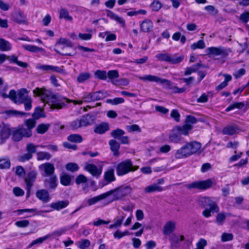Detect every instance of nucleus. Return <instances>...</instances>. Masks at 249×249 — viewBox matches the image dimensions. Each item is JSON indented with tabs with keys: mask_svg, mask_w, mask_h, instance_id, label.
<instances>
[{
	"mask_svg": "<svg viewBox=\"0 0 249 249\" xmlns=\"http://www.w3.org/2000/svg\"><path fill=\"white\" fill-rule=\"evenodd\" d=\"M34 96L39 97L44 103L48 104L52 109H61L65 105V102L68 100L61 97L58 94H54L45 88H36L33 90Z\"/></svg>",
	"mask_w": 249,
	"mask_h": 249,
	"instance_id": "f257e3e1",
	"label": "nucleus"
},
{
	"mask_svg": "<svg viewBox=\"0 0 249 249\" xmlns=\"http://www.w3.org/2000/svg\"><path fill=\"white\" fill-rule=\"evenodd\" d=\"M201 144L196 141L187 142L179 149H178L175 153L176 159H182L187 158L192 155L200 153Z\"/></svg>",
	"mask_w": 249,
	"mask_h": 249,
	"instance_id": "f03ea898",
	"label": "nucleus"
},
{
	"mask_svg": "<svg viewBox=\"0 0 249 249\" xmlns=\"http://www.w3.org/2000/svg\"><path fill=\"white\" fill-rule=\"evenodd\" d=\"M200 205L205 209L202 212V215L206 218L212 215V213H218L219 208L215 202L209 197H201L199 199Z\"/></svg>",
	"mask_w": 249,
	"mask_h": 249,
	"instance_id": "7ed1b4c3",
	"label": "nucleus"
},
{
	"mask_svg": "<svg viewBox=\"0 0 249 249\" xmlns=\"http://www.w3.org/2000/svg\"><path fill=\"white\" fill-rule=\"evenodd\" d=\"M132 188L129 185H122L115 189L106 192L108 196L113 195V200H121L124 199L128 195L131 194Z\"/></svg>",
	"mask_w": 249,
	"mask_h": 249,
	"instance_id": "20e7f679",
	"label": "nucleus"
},
{
	"mask_svg": "<svg viewBox=\"0 0 249 249\" xmlns=\"http://www.w3.org/2000/svg\"><path fill=\"white\" fill-rule=\"evenodd\" d=\"M138 168V166H134L130 160L127 159L117 164L116 173L119 176H124L130 172L135 171Z\"/></svg>",
	"mask_w": 249,
	"mask_h": 249,
	"instance_id": "39448f33",
	"label": "nucleus"
},
{
	"mask_svg": "<svg viewBox=\"0 0 249 249\" xmlns=\"http://www.w3.org/2000/svg\"><path fill=\"white\" fill-rule=\"evenodd\" d=\"M148 80L150 81H154L161 84L163 87L169 90L171 93H182L185 90L184 88H178L170 80L166 79H144Z\"/></svg>",
	"mask_w": 249,
	"mask_h": 249,
	"instance_id": "423d86ee",
	"label": "nucleus"
},
{
	"mask_svg": "<svg viewBox=\"0 0 249 249\" xmlns=\"http://www.w3.org/2000/svg\"><path fill=\"white\" fill-rule=\"evenodd\" d=\"M28 97L27 90L25 89H21L18 92L14 90H11L8 95V97L17 104H22Z\"/></svg>",
	"mask_w": 249,
	"mask_h": 249,
	"instance_id": "0eeeda50",
	"label": "nucleus"
},
{
	"mask_svg": "<svg viewBox=\"0 0 249 249\" xmlns=\"http://www.w3.org/2000/svg\"><path fill=\"white\" fill-rule=\"evenodd\" d=\"M107 95V92L104 91H98L92 93L85 92L83 98L84 102H90L102 100L106 98Z\"/></svg>",
	"mask_w": 249,
	"mask_h": 249,
	"instance_id": "6e6552de",
	"label": "nucleus"
},
{
	"mask_svg": "<svg viewBox=\"0 0 249 249\" xmlns=\"http://www.w3.org/2000/svg\"><path fill=\"white\" fill-rule=\"evenodd\" d=\"M31 136V133L29 130H25L23 126H19L13 131L12 133V137L13 141L18 142L20 141L22 138H29Z\"/></svg>",
	"mask_w": 249,
	"mask_h": 249,
	"instance_id": "1a4fd4ad",
	"label": "nucleus"
},
{
	"mask_svg": "<svg viewBox=\"0 0 249 249\" xmlns=\"http://www.w3.org/2000/svg\"><path fill=\"white\" fill-rule=\"evenodd\" d=\"M211 179H208L203 181H198L192 182L186 185L188 189H198L205 190L211 187L212 185Z\"/></svg>",
	"mask_w": 249,
	"mask_h": 249,
	"instance_id": "9d476101",
	"label": "nucleus"
},
{
	"mask_svg": "<svg viewBox=\"0 0 249 249\" xmlns=\"http://www.w3.org/2000/svg\"><path fill=\"white\" fill-rule=\"evenodd\" d=\"M39 169L42 172V175L44 177L55 175L54 165L49 162L41 164L39 166Z\"/></svg>",
	"mask_w": 249,
	"mask_h": 249,
	"instance_id": "9b49d317",
	"label": "nucleus"
},
{
	"mask_svg": "<svg viewBox=\"0 0 249 249\" xmlns=\"http://www.w3.org/2000/svg\"><path fill=\"white\" fill-rule=\"evenodd\" d=\"M84 169L92 176L97 178L100 177L102 172V167L98 168L95 165L92 163H86Z\"/></svg>",
	"mask_w": 249,
	"mask_h": 249,
	"instance_id": "f8f14e48",
	"label": "nucleus"
},
{
	"mask_svg": "<svg viewBox=\"0 0 249 249\" xmlns=\"http://www.w3.org/2000/svg\"><path fill=\"white\" fill-rule=\"evenodd\" d=\"M36 67L38 70L46 72H61L62 71V70L60 67L49 65L37 64Z\"/></svg>",
	"mask_w": 249,
	"mask_h": 249,
	"instance_id": "ddd939ff",
	"label": "nucleus"
},
{
	"mask_svg": "<svg viewBox=\"0 0 249 249\" xmlns=\"http://www.w3.org/2000/svg\"><path fill=\"white\" fill-rule=\"evenodd\" d=\"M44 180V185L46 188L54 189L57 186L56 176L52 175L46 177Z\"/></svg>",
	"mask_w": 249,
	"mask_h": 249,
	"instance_id": "4468645a",
	"label": "nucleus"
},
{
	"mask_svg": "<svg viewBox=\"0 0 249 249\" xmlns=\"http://www.w3.org/2000/svg\"><path fill=\"white\" fill-rule=\"evenodd\" d=\"M176 225V223L174 221L170 220L167 221L163 227V233L166 235L171 234L175 230Z\"/></svg>",
	"mask_w": 249,
	"mask_h": 249,
	"instance_id": "2eb2a0df",
	"label": "nucleus"
},
{
	"mask_svg": "<svg viewBox=\"0 0 249 249\" xmlns=\"http://www.w3.org/2000/svg\"><path fill=\"white\" fill-rule=\"evenodd\" d=\"M36 176L37 173L35 171H33L30 172L25 178L24 180L27 190H31L36 179Z\"/></svg>",
	"mask_w": 249,
	"mask_h": 249,
	"instance_id": "dca6fc26",
	"label": "nucleus"
},
{
	"mask_svg": "<svg viewBox=\"0 0 249 249\" xmlns=\"http://www.w3.org/2000/svg\"><path fill=\"white\" fill-rule=\"evenodd\" d=\"M11 134V129L9 126L6 124H3L0 130V139L1 143H3L7 139Z\"/></svg>",
	"mask_w": 249,
	"mask_h": 249,
	"instance_id": "f3484780",
	"label": "nucleus"
},
{
	"mask_svg": "<svg viewBox=\"0 0 249 249\" xmlns=\"http://www.w3.org/2000/svg\"><path fill=\"white\" fill-rule=\"evenodd\" d=\"M36 196L39 200L45 203L49 201L50 199L49 192L45 189L37 190L36 192Z\"/></svg>",
	"mask_w": 249,
	"mask_h": 249,
	"instance_id": "a211bd4d",
	"label": "nucleus"
},
{
	"mask_svg": "<svg viewBox=\"0 0 249 249\" xmlns=\"http://www.w3.org/2000/svg\"><path fill=\"white\" fill-rule=\"evenodd\" d=\"M178 128L175 127L171 131L169 138L171 142L174 143H178L181 140V135L178 133Z\"/></svg>",
	"mask_w": 249,
	"mask_h": 249,
	"instance_id": "6ab92c4d",
	"label": "nucleus"
},
{
	"mask_svg": "<svg viewBox=\"0 0 249 249\" xmlns=\"http://www.w3.org/2000/svg\"><path fill=\"white\" fill-rule=\"evenodd\" d=\"M13 19L18 23H23L25 21V17L24 13L20 11H17L12 14Z\"/></svg>",
	"mask_w": 249,
	"mask_h": 249,
	"instance_id": "aec40b11",
	"label": "nucleus"
},
{
	"mask_svg": "<svg viewBox=\"0 0 249 249\" xmlns=\"http://www.w3.org/2000/svg\"><path fill=\"white\" fill-rule=\"evenodd\" d=\"M141 29L144 32H150L153 28V23L149 20L143 21L141 24Z\"/></svg>",
	"mask_w": 249,
	"mask_h": 249,
	"instance_id": "412c9836",
	"label": "nucleus"
},
{
	"mask_svg": "<svg viewBox=\"0 0 249 249\" xmlns=\"http://www.w3.org/2000/svg\"><path fill=\"white\" fill-rule=\"evenodd\" d=\"M144 190L146 193H151L154 192H161L163 189L158 184L154 183L147 186Z\"/></svg>",
	"mask_w": 249,
	"mask_h": 249,
	"instance_id": "4be33fe9",
	"label": "nucleus"
},
{
	"mask_svg": "<svg viewBox=\"0 0 249 249\" xmlns=\"http://www.w3.org/2000/svg\"><path fill=\"white\" fill-rule=\"evenodd\" d=\"M108 197V194L106 193L102 194L97 196L89 198L88 200V203L89 206L92 205L97 202Z\"/></svg>",
	"mask_w": 249,
	"mask_h": 249,
	"instance_id": "5701e85b",
	"label": "nucleus"
},
{
	"mask_svg": "<svg viewBox=\"0 0 249 249\" xmlns=\"http://www.w3.org/2000/svg\"><path fill=\"white\" fill-rule=\"evenodd\" d=\"M176 128H178V133L181 135H188L190 131H191L193 126L189 125L188 124H184L182 126H176Z\"/></svg>",
	"mask_w": 249,
	"mask_h": 249,
	"instance_id": "b1692460",
	"label": "nucleus"
},
{
	"mask_svg": "<svg viewBox=\"0 0 249 249\" xmlns=\"http://www.w3.org/2000/svg\"><path fill=\"white\" fill-rule=\"evenodd\" d=\"M208 53L214 55H219L223 54L225 53L224 50L222 47H210L207 49Z\"/></svg>",
	"mask_w": 249,
	"mask_h": 249,
	"instance_id": "393cba45",
	"label": "nucleus"
},
{
	"mask_svg": "<svg viewBox=\"0 0 249 249\" xmlns=\"http://www.w3.org/2000/svg\"><path fill=\"white\" fill-rule=\"evenodd\" d=\"M7 59L9 60L10 63H16L19 67L26 68L28 66V64L27 63L18 61V57L15 55L7 56Z\"/></svg>",
	"mask_w": 249,
	"mask_h": 249,
	"instance_id": "a878e982",
	"label": "nucleus"
},
{
	"mask_svg": "<svg viewBox=\"0 0 249 249\" xmlns=\"http://www.w3.org/2000/svg\"><path fill=\"white\" fill-rule=\"evenodd\" d=\"M104 179L108 183H110L115 180L114 170L113 169H109L105 172Z\"/></svg>",
	"mask_w": 249,
	"mask_h": 249,
	"instance_id": "bb28decb",
	"label": "nucleus"
},
{
	"mask_svg": "<svg viewBox=\"0 0 249 249\" xmlns=\"http://www.w3.org/2000/svg\"><path fill=\"white\" fill-rule=\"evenodd\" d=\"M109 144L110 146L111 151L113 152L114 156H118L119 155L118 150L120 148V144L116 140H111L109 142Z\"/></svg>",
	"mask_w": 249,
	"mask_h": 249,
	"instance_id": "cd10ccee",
	"label": "nucleus"
},
{
	"mask_svg": "<svg viewBox=\"0 0 249 249\" xmlns=\"http://www.w3.org/2000/svg\"><path fill=\"white\" fill-rule=\"evenodd\" d=\"M69 204V202L67 200L60 201L55 203H52L51 207L57 210H60L67 207Z\"/></svg>",
	"mask_w": 249,
	"mask_h": 249,
	"instance_id": "c85d7f7f",
	"label": "nucleus"
},
{
	"mask_svg": "<svg viewBox=\"0 0 249 249\" xmlns=\"http://www.w3.org/2000/svg\"><path fill=\"white\" fill-rule=\"evenodd\" d=\"M110 80L113 84L117 86H125L129 84V81L127 79H110Z\"/></svg>",
	"mask_w": 249,
	"mask_h": 249,
	"instance_id": "c756f323",
	"label": "nucleus"
},
{
	"mask_svg": "<svg viewBox=\"0 0 249 249\" xmlns=\"http://www.w3.org/2000/svg\"><path fill=\"white\" fill-rule=\"evenodd\" d=\"M59 18H64L67 21H71L72 18L70 16L68 11L65 8H61L59 12Z\"/></svg>",
	"mask_w": 249,
	"mask_h": 249,
	"instance_id": "7c9ffc66",
	"label": "nucleus"
},
{
	"mask_svg": "<svg viewBox=\"0 0 249 249\" xmlns=\"http://www.w3.org/2000/svg\"><path fill=\"white\" fill-rule=\"evenodd\" d=\"M12 46L7 41L2 38H0V50L2 51H8L11 50Z\"/></svg>",
	"mask_w": 249,
	"mask_h": 249,
	"instance_id": "2f4dec72",
	"label": "nucleus"
},
{
	"mask_svg": "<svg viewBox=\"0 0 249 249\" xmlns=\"http://www.w3.org/2000/svg\"><path fill=\"white\" fill-rule=\"evenodd\" d=\"M36 121L34 119H29L25 121L24 124L27 128L24 127L25 130H29L32 135V129L35 126Z\"/></svg>",
	"mask_w": 249,
	"mask_h": 249,
	"instance_id": "473e14b6",
	"label": "nucleus"
},
{
	"mask_svg": "<svg viewBox=\"0 0 249 249\" xmlns=\"http://www.w3.org/2000/svg\"><path fill=\"white\" fill-rule=\"evenodd\" d=\"M22 47L26 50L32 53H37L44 51V50L42 48H39L34 45H24Z\"/></svg>",
	"mask_w": 249,
	"mask_h": 249,
	"instance_id": "72a5a7b5",
	"label": "nucleus"
},
{
	"mask_svg": "<svg viewBox=\"0 0 249 249\" xmlns=\"http://www.w3.org/2000/svg\"><path fill=\"white\" fill-rule=\"evenodd\" d=\"M109 129L108 124L107 123L102 124L97 126L94 131L96 133L103 134Z\"/></svg>",
	"mask_w": 249,
	"mask_h": 249,
	"instance_id": "f704fd0d",
	"label": "nucleus"
},
{
	"mask_svg": "<svg viewBox=\"0 0 249 249\" xmlns=\"http://www.w3.org/2000/svg\"><path fill=\"white\" fill-rule=\"evenodd\" d=\"M51 125L49 124H39L36 128V132L38 134H44L48 131Z\"/></svg>",
	"mask_w": 249,
	"mask_h": 249,
	"instance_id": "c9c22d12",
	"label": "nucleus"
},
{
	"mask_svg": "<svg viewBox=\"0 0 249 249\" xmlns=\"http://www.w3.org/2000/svg\"><path fill=\"white\" fill-rule=\"evenodd\" d=\"M83 126H86L92 124L93 123V116L87 115L81 119Z\"/></svg>",
	"mask_w": 249,
	"mask_h": 249,
	"instance_id": "e433bc0d",
	"label": "nucleus"
},
{
	"mask_svg": "<svg viewBox=\"0 0 249 249\" xmlns=\"http://www.w3.org/2000/svg\"><path fill=\"white\" fill-rule=\"evenodd\" d=\"M183 59V55L177 56L176 55L170 54L168 62L171 64H176L181 62Z\"/></svg>",
	"mask_w": 249,
	"mask_h": 249,
	"instance_id": "4c0bfd02",
	"label": "nucleus"
},
{
	"mask_svg": "<svg viewBox=\"0 0 249 249\" xmlns=\"http://www.w3.org/2000/svg\"><path fill=\"white\" fill-rule=\"evenodd\" d=\"M67 140L72 142H81L83 141L82 136L79 134H73L69 135Z\"/></svg>",
	"mask_w": 249,
	"mask_h": 249,
	"instance_id": "58836bf2",
	"label": "nucleus"
},
{
	"mask_svg": "<svg viewBox=\"0 0 249 249\" xmlns=\"http://www.w3.org/2000/svg\"><path fill=\"white\" fill-rule=\"evenodd\" d=\"M184 240V237L183 235H180L179 237L176 235H173L170 238V241L171 244V247H176V245L179 242L182 241Z\"/></svg>",
	"mask_w": 249,
	"mask_h": 249,
	"instance_id": "ea45409f",
	"label": "nucleus"
},
{
	"mask_svg": "<svg viewBox=\"0 0 249 249\" xmlns=\"http://www.w3.org/2000/svg\"><path fill=\"white\" fill-rule=\"evenodd\" d=\"M237 129L233 126L229 125L225 127L222 130V132L225 135H232L236 132Z\"/></svg>",
	"mask_w": 249,
	"mask_h": 249,
	"instance_id": "a19ab883",
	"label": "nucleus"
},
{
	"mask_svg": "<svg viewBox=\"0 0 249 249\" xmlns=\"http://www.w3.org/2000/svg\"><path fill=\"white\" fill-rule=\"evenodd\" d=\"M56 45H63L65 47H72V43L68 39L65 38H60L56 42Z\"/></svg>",
	"mask_w": 249,
	"mask_h": 249,
	"instance_id": "79ce46f5",
	"label": "nucleus"
},
{
	"mask_svg": "<svg viewBox=\"0 0 249 249\" xmlns=\"http://www.w3.org/2000/svg\"><path fill=\"white\" fill-rule=\"evenodd\" d=\"M124 133L125 132L123 130L117 128L111 132V136L114 138L119 140Z\"/></svg>",
	"mask_w": 249,
	"mask_h": 249,
	"instance_id": "37998d69",
	"label": "nucleus"
},
{
	"mask_svg": "<svg viewBox=\"0 0 249 249\" xmlns=\"http://www.w3.org/2000/svg\"><path fill=\"white\" fill-rule=\"evenodd\" d=\"M244 103L243 102L233 103L226 108V111H229L235 108L241 109L244 107Z\"/></svg>",
	"mask_w": 249,
	"mask_h": 249,
	"instance_id": "c03bdc74",
	"label": "nucleus"
},
{
	"mask_svg": "<svg viewBox=\"0 0 249 249\" xmlns=\"http://www.w3.org/2000/svg\"><path fill=\"white\" fill-rule=\"evenodd\" d=\"M50 237H51V235H50V234H48V235H46V236H45L44 237H40L39 238H37V239L34 240L31 243V244L29 246V248H31V247H33V246H34L36 244H41L43 241H44L45 240H47V239H48Z\"/></svg>",
	"mask_w": 249,
	"mask_h": 249,
	"instance_id": "a18cd8bd",
	"label": "nucleus"
},
{
	"mask_svg": "<svg viewBox=\"0 0 249 249\" xmlns=\"http://www.w3.org/2000/svg\"><path fill=\"white\" fill-rule=\"evenodd\" d=\"M71 180V178L68 175L64 174L60 177V182L63 185L67 186L70 185Z\"/></svg>",
	"mask_w": 249,
	"mask_h": 249,
	"instance_id": "49530a36",
	"label": "nucleus"
},
{
	"mask_svg": "<svg viewBox=\"0 0 249 249\" xmlns=\"http://www.w3.org/2000/svg\"><path fill=\"white\" fill-rule=\"evenodd\" d=\"M51 157V155L47 152H40L37 153V159L39 160H48Z\"/></svg>",
	"mask_w": 249,
	"mask_h": 249,
	"instance_id": "de8ad7c7",
	"label": "nucleus"
},
{
	"mask_svg": "<svg viewBox=\"0 0 249 249\" xmlns=\"http://www.w3.org/2000/svg\"><path fill=\"white\" fill-rule=\"evenodd\" d=\"M205 47V45L203 40H199L197 43H194L191 46V49L195 50L196 49H203Z\"/></svg>",
	"mask_w": 249,
	"mask_h": 249,
	"instance_id": "09e8293b",
	"label": "nucleus"
},
{
	"mask_svg": "<svg viewBox=\"0 0 249 249\" xmlns=\"http://www.w3.org/2000/svg\"><path fill=\"white\" fill-rule=\"evenodd\" d=\"M90 244V241L88 239H82L78 243V246L81 249H86Z\"/></svg>",
	"mask_w": 249,
	"mask_h": 249,
	"instance_id": "8fccbe9b",
	"label": "nucleus"
},
{
	"mask_svg": "<svg viewBox=\"0 0 249 249\" xmlns=\"http://www.w3.org/2000/svg\"><path fill=\"white\" fill-rule=\"evenodd\" d=\"M66 168L68 171L74 172L77 171L79 169V167L76 163L70 162L66 164Z\"/></svg>",
	"mask_w": 249,
	"mask_h": 249,
	"instance_id": "3c124183",
	"label": "nucleus"
},
{
	"mask_svg": "<svg viewBox=\"0 0 249 249\" xmlns=\"http://www.w3.org/2000/svg\"><path fill=\"white\" fill-rule=\"evenodd\" d=\"M70 126L71 128L73 130H76L81 127H82L83 125L81 119H77L72 121L71 124Z\"/></svg>",
	"mask_w": 249,
	"mask_h": 249,
	"instance_id": "603ef678",
	"label": "nucleus"
},
{
	"mask_svg": "<svg viewBox=\"0 0 249 249\" xmlns=\"http://www.w3.org/2000/svg\"><path fill=\"white\" fill-rule=\"evenodd\" d=\"M204 9L208 12L209 14L213 16H215L218 13V10L215 9L214 7L212 5L206 6L205 7Z\"/></svg>",
	"mask_w": 249,
	"mask_h": 249,
	"instance_id": "864d4df0",
	"label": "nucleus"
},
{
	"mask_svg": "<svg viewBox=\"0 0 249 249\" xmlns=\"http://www.w3.org/2000/svg\"><path fill=\"white\" fill-rule=\"evenodd\" d=\"M197 119L193 116L187 115L186 117L185 120V124H188L190 126H192V124L196 123Z\"/></svg>",
	"mask_w": 249,
	"mask_h": 249,
	"instance_id": "5fc2aeb1",
	"label": "nucleus"
},
{
	"mask_svg": "<svg viewBox=\"0 0 249 249\" xmlns=\"http://www.w3.org/2000/svg\"><path fill=\"white\" fill-rule=\"evenodd\" d=\"M200 65V64L197 63V64L194 65L191 67L186 68L184 72V74L185 75L191 74L192 72H195L196 70H197Z\"/></svg>",
	"mask_w": 249,
	"mask_h": 249,
	"instance_id": "6e6d98bb",
	"label": "nucleus"
},
{
	"mask_svg": "<svg viewBox=\"0 0 249 249\" xmlns=\"http://www.w3.org/2000/svg\"><path fill=\"white\" fill-rule=\"evenodd\" d=\"M227 216V214L225 213H218L216 217V222L219 225H222Z\"/></svg>",
	"mask_w": 249,
	"mask_h": 249,
	"instance_id": "4d7b16f0",
	"label": "nucleus"
},
{
	"mask_svg": "<svg viewBox=\"0 0 249 249\" xmlns=\"http://www.w3.org/2000/svg\"><path fill=\"white\" fill-rule=\"evenodd\" d=\"M170 54L167 53H160L156 55V57L159 60L168 62Z\"/></svg>",
	"mask_w": 249,
	"mask_h": 249,
	"instance_id": "13d9d810",
	"label": "nucleus"
},
{
	"mask_svg": "<svg viewBox=\"0 0 249 249\" xmlns=\"http://www.w3.org/2000/svg\"><path fill=\"white\" fill-rule=\"evenodd\" d=\"M124 100L122 98H115L113 99H107L106 101L107 103L111 104L112 105H116L119 104L123 103Z\"/></svg>",
	"mask_w": 249,
	"mask_h": 249,
	"instance_id": "bf43d9fd",
	"label": "nucleus"
},
{
	"mask_svg": "<svg viewBox=\"0 0 249 249\" xmlns=\"http://www.w3.org/2000/svg\"><path fill=\"white\" fill-rule=\"evenodd\" d=\"M125 214L122 213V214L116 217L114 219V223L118 226L120 227L122 224V222L125 217Z\"/></svg>",
	"mask_w": 249,
	"mask_h": 249,
	"instance_id": "052dcab7",
	"label": "nucleus"
},
{
	"mask_svg": "<svg viewBox=\"0 0 249 249\" xmlns=\"http://www.w3.org/2000/svg\"><path fill=\"white\" fill-rule=\"evenodd\" d=\"M87 181V178L83 174H80L78 175L75 179V182L77 184L85 183H86Z\"/></svg>",
	"mask_w": 249,
	"mask_h": 249,
	"instance_id": "680f3d73",
	"label": "nucleus"
},
{
	"mask_svg": "<svg viewBox=\"0 0 249 249\" xmlns=\"http://www.w3.org/2000/svg\"><path fill=\"white\" fill-rule=\"evenodd\" d=\"M10 166V162L8 159H0V167L1 168H8Z\"/></svg>",
	"mask_w": 249,
	"mask_h": 249,
	"instance_id": "e2e57ef3",
	"label": "nucleus"
},
{
	"mask_svg": "<svg viewBox=\"0 0 249 249\" xmlns=\"http://www.w3.org/2000/svg\"><path fill=\"white\" fill-rule=\"evenodd\" d=\"M151 7L153 11H158L161 7V4L159 0H154Z\"/></svg>",
	"mask_w": 249,
	"mask_h": 249,
	"instance_id": "0e129e2a",
	"label": "nucleus"
},
{
	"mask_svg": "<svg viewBox=\"0 0 249 249\" xmlns=\"http://www.w3.org/2000/svg\"><path fill=\"white\" fill-rule=\"evenodd\" d=\"M233 236L231 233H223L221 235V240L222 242H227L231 241L233 239Z\"/></svg>",
	"mask_w": 249,
	"mask_h": 249,
	"instance_id": "69168bd1",
	"label": "nucleus"
},
{
	"mask_svg": "<svg viewBox=\"0 0 249 249\" xmlns=\"http://www.w3.org/2000/svg\"><path fill=\"white\" fill-rule=\"evenodd\" d=\"M67 231V229L65 228H61L60 229H58L57 230H56L54 231L51 235V236H55L59 237L62 235L63 234H64L66 231Z\"/></svg>",
	"mask_w": 249,
	"mask_h": 249,
	"instance_id": "338daca9",
	"label": "nucleus"
},
{
	"mask_svg": "<svg viewBox=\"0 0 249 249\" xmlns=\"http://www.w3.org/2000/svg\"><path fill=\"white\" fill-rule=\"evenodd\" d=\"M30 222L27 220L18 221L15 223V225L19 228H24L29 226Z\"/></svg>",
	"mask_w": 249,
	"mask_h": 249,
	"instance_id": "774afa93",
	"label": "nucleus"
}]
</instances>
